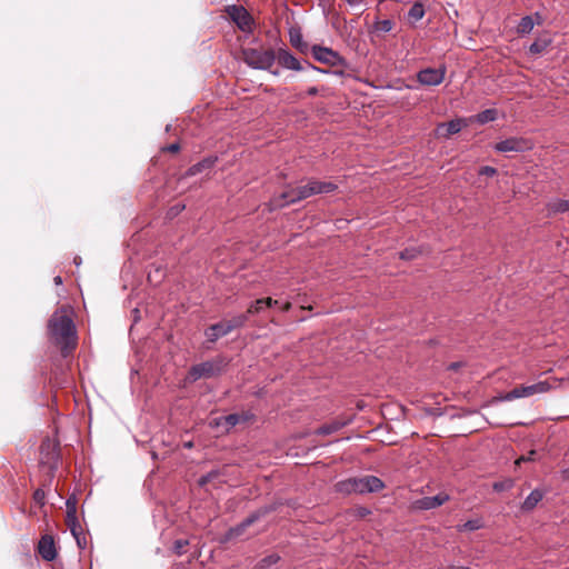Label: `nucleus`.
<instances>
[{
    "label": "nucleus",
    "instance_id": "nucleus-1",
    "mask_svg": "<svg viewBox=\"0 0 569 569\" xmlns=\"http://www.w3.org/2000/svg\"><path fill=\"white\" fill-rule=\"evenodd\" d=\"M48 333L50 338L61 347V352L64 357L77 346L74 322L62 309L54 311L49 319Z\"/></svg>",
    "mask_w": 569,
    "mask_h": 569
},
{
    "label": "nucleus",
    "instance_id": "nucleus-2",
    "mask_svg": "<svg viewBox=\"0 0 569 569\" xmlns=\"http://www.w3.org/2000/svg\"><path fill=\"white\" fill-rule=\"evenodd\" d=\"M279 506H280V502H273V503H270L268 506H263V507L257 509L256 511L250 513L246 519H243L240 523H238L234 527H231L226 532L224 539L227 541H229V540L240 537L246 531V529L248 527H250L251 525H253L256 521L263 518L268 513L276 511L279 508Z\"/></svg>",
    "mask_w": 569,
    "mask_h": 569
},
{
    "label": "nucleus",
    "instance_id": "nucleus-3",
    "mask_svg": "<svg viewBox=\"0 0 569 569\" xmlns=\"http://www.w3.org/2000/svg\"><path fill=\"white\" fill-rule=\"evenodd\" d=\"M243 61L257 70H269L276 60L273 50H260L254 48H247L242 50Z\"/></svg>",
    "mask_w": 569,
    "mask_h": 569
},
{
    "label": "nucleus",
    "instance_id": "nucleus-4",
    "mask_svg": "<svg viewBox=\"0 0 569 569\" xmlns=\"http://www.w3.org/2000/svg\"><path fill=\"white\" fill-rule=\"evenodd\" d=\"M337 188L332 182L310 180L307 184L295 188L296 196L289 202H299L315 194L331 193Z\"/></svg>",
    "mask_w": 569,
    "mask_h": 569
},
{
    "label": "nucleus",
    "instance_id": "nucleus-5",
    "mask_svg": "<svg viewBox=\"0 0 569 569\" xmlns=\"http://www.w3.org/2000/svg\"><path fill=\"white\" fill-rule=\"evenodd\" d=\"M551 385L548 381H538L533 385L529 386H518L503 396H501L502 401H512L515 399L527 398L537 393H545L549 391Z\"/></svg>",
    "mask_w": 569,
    "mask_h": 569
},
{
    "label": "nucleus",
    "instance_id": "nucleus-6",
    "mask_svg": "<svg viewBox=\"0 0 569 569\" xmlns=\"http://www.w3.org/2000/svg\"><path fill=\"white\" fill-rule=\"evenodd\" d=\"M311 53L320 63L328 64L330 67L347 66V60L331 48L315 44L311 47Z\"/></svg>",
    "mask_w": 569,
    "mask_h": 569
},
{
    "label": "nucleus",
    "instance_id": "nucleus-7",
    "mask_svg": "<svg viewBox=\"0 0 569 569\" xmlns=\"http://www.w3.org/2000/svg\"><path fill=\"white\" fill-rule=\"evenodd\" d=\"M533 148V142L530 139L522 137H511L505 140H501L496 143L495 150L501 153L508 152H526Z\"/></svg>",
    "mask_w": 569,
    "mask_h": 569
},
{
    "label": "nucleus",
    "instance_id": "nucleus-8",
    "mask_svg": "<svg viewBox=\"0 0 569 569\" xmlns=\"http://www.w3.org/2000/svg\"><path fill=\"white\" fill-rule=\"evenodd\" d=\"M220 373V367L214 361H203L192 366L187 376L189 382H196L201 378H211Z\"/></svg>",
    "mask_w": 569,
    "mask_h": 569
},
{
    "label": "nucleus",
    "instance_id": "nucleus-9",
    "mask_svg": "<svg viewBox=\"0 0 569 569\" xmlns=\"http://www.w3.org/2000/svg\"><path fill=\"white\" fill-rule=\"evenodd\" d=\"M226 12L241 31H251L252 18L249 14V12L244 9V7L236 4L228 6L226 8Z\"/></svg>",
    "mask_w": 569,
    "mask_h": 569
},
{
    "label": "nucleus",
    "instance_id": "nucleus-10",
    "mask_svg": "<svg viewBox=\"0 0 569 569\" xmlns=\"http://www.w3.org/2000/svg\"><path fill=\"white\" fill-rule=\"evenodd\" d=\"M446 76V68H426L417 73V80L422 86H439Z\"/></svg>",
    "mask_w": 569,
    "mask_h": 569
},
{
    "label": "nucleus",
    "instance_id": "nucleus-11",
    "mask_svg": "<svg viewBox=\"0 0 569 569\" xmlns=\"http://www.w3.org/2000/svg\"><path fill=\"white\" fill-rule=\"evenodd\" d=\"M357 483V493H370L378 492L383 489V481L376 476H365L361 478H356Z\"/></svg>",
    "mask_w": 569,
    "mask_h": 569
},
{
    "label": "nucleus",
    "instance_id": "nucleus-12",
    "mask_svg": "<svg viewBox=\"0 0 569 569\" xmlns=\"http://www.w3.org/2000/svg\"><path fill=\"white\" fill-rule=\"evenodd\" d=\"M278 62L288 70L301 71L306 69L305 61H299L289 50L280 49L276 56Z\"/></svg>",
    "mask_w": 569,
    "mask_h": 569
},
{
    "label": "nucleus",
    "instance_id": "nucleus-13",
    "mask_svg": "<svg viewBox=\"0 0 569 569\" xmlns=\"http://www.w3.org/2000/svg\"><path fill=\"white\" fill-rule=\"evenodd\" d=\"M448 500H449V495H447L445 492H439L432 497H423V498L418 499L415 502V506L419 510H430V509H435L437 507L442 506Z\"/></svg>",
    "mask_w": 569,
    "mask_h": 569
},
{
    "label": "nucleus",
    "instance_id": "nucleus-14",
    "mask_svg": "<svg viewBox=\"0 0 569 569\" xmlns=\"http://www.w3.org/2000/svg\"><path fill=\"white\" fill-rule=\"evenodd\" d=\"M38 552L46 561H52L57 557L54 540L51 536H43L38 543Z\"/></svg>",
    "mask_w": 569,
    "mask_h": 569
},
{
    "label": "nucleus",
    "instance_id": "nucleus-15",
    "mask_svg": "<svg viewBox=\"0 0 569 569\" xmlns=\"http://www.w3.org/2000/svg\"><path fill=\"white\" fill-rule=\"evenodd\" d=\"M67 516L66 522L70 531H73L78 528V518H77V498L74 495L70 496L66 501Z\"/></svg>",
    "mask_w": 569,
    "mask_h": 569
},
{
    "label": "nucleus",
    "instance_id": "nucleus-16",
    "mask_svg": "<svg viewBox=\"0 0 569 569\" xmlns=\"http://www.w3.org/2000/svg\"><path fill=\"white\" fill-rule=\"evenodd\" d=\"M227 335H229V332L227 331L223 321L213 323L204 330V336L211 343H214L218 339L226 337Z\"/></svg>",
    "mask_w": 569,
    "mask_h": 569
},
{
    "label": "nucleus",
    "instance_id": "nucleus-17",
    "mask_svg": "<svg viewBox=\"0 0 569 569\" xmlns=\"http://www.w3.org/2000/svg\"><path fill=\"white\" fill-rule=\"evenodd\" d=\"M545 493L540 489H533L521 503V509L526 512L531 511L542 500Z\"/></svg>",
    "mask_w": 569,
    "mask_h": 569
},
{
    "label": "nucleus",
    "instance_id": "nucleus-18",
    "mask_svg": "<svg viewBox=\"0 0 569 569\" xmlns=\"http://www.w3.org/2000/svg\"><path fill=\"white\" fill-rule=\"evenodd\" d=\"M295 196H296L295 189L283 191L280 194L274 196L270 200V204L272 207L271 209H278V208L287 207L289 204H293L295 202H289V200L295 198Z\"/></svg>",
    "mask_w": 569,
    "mask_h": 569
},
{
    "label": "nucleus",
    "instance_id": "nucleus-19",
    "mask_svg": "<svg viewBox=\"0 0 569 569\" xmlns=\"http://www.w3.org/2000/svg\"><path fill=\"white\" fill-rule=\"evenodd\" d=\"M290 43L293 48H296L301 53H306L309 49L308 43L303 40L302 33L300 29H291L289 31Z\"/></svg>",
    "mask_w": 569,
    "mask_h": 569
},
{
    "label": "nucleus",
    "instance_id": "nucleus-20",
    "mask_svg": "<svg viewBox=\"0 0 569 569\" xmlns=\"http://www.w3.org/2000/svg\"><path fill=\"white\" fill-rule=\"evenodd\" d=\"M216 161H217L216 157H207V158L202 159L201 161L197 162L196 164L191 166L187 170V176L193 177V176L202 172L206 169H210L214 166Z\"/></svg>",
    "mask_w": 569,
    "mask_h": 569
},
{
    "label": "nucleus",
    "instance_id": "nucleus-21",
    "mask_svg": "<svg viewBox=\"0 0 569 569\" xmlns=\"http://www.w3.org/2000/svg\"><path fill=\"white\" fill-rule=\"evenodd\" d=\"M347 425H348V421L335 420L329 423L322 425L321 427H319L318 429L315 430V433L318 436H329V435H332V433L339 431Z\"/></svg>",
    "mask_w": 569,
    "mask_h": 569
},
{
    "label": "nucleus",
    "instance_id": "nucleus-22",
    "mask_svg": "<svg viewBox=\"0 0 569 569\" xmlns=\"http://www.w3.org/2000/svg\"><path fill=\"white\" fill-rule=\"evenodd\" d=\"M550 213H565L569 211V199L555 198L547 203Z\"/></svg>",
    "mask_w": 569,
    "mask_h": 569
},
{
    "label": "nucleus",
    "instance_id": "nucleus-23",
    "mask_svg": "<svg viewBox=\"0 0 569 569\" xmlns=\"http://www.w3.org/2000/svg\"><path fill=\"white\" fill-rule=\"evenodd\" d=\"M247 321L248 315L240 313L231 317L228 320H223V323L226 325L227 331L230 333L236 329L242 328Z\"/></svg>",
    "mask_w": 569,
    "mask_h": 569
},
{
    "label": "nucleus",
    "instance_id": "nucleus-24",
    "mask_svg": "<svg viewBox=\"0 0 569 569\" xmlns=\"http://www.w3.org/2000/svg\"><path fill=\"white\" fill-rule=\"evenodd\" d=\"M271 302L269 300H266V298L257 299L256 301L249 305L246 315H248V318L250 316L260 315L268 309V305Z\"/></svg>",
    "mask_w": 569,
    "mask_h": 569
},
{
    "label": "nucleus",
    "instance_id": "nucleus-25",
    "mask_svg": "<svg viewBox=\"0 0 569 569\" xmlns=\"http://www.w3.org/2000/svg\"><path fill=\"white\" fill-rule=\"evenodd\" d=\"M425 13V6L421 2H415L407 13L408 21L415 24L423 18Z\"/></svg>",
    "mask_w": 569,
    "mask_h": 569
},
{
    "label": "nucleus",
    "instance_id": "nucleus-26",
    "mask_svg": "<svg viewBox=\"0 0 569 569\" xmlns=\"http://www.w3.org/2000/svg\"><path fill=\"white\" fill-rule=\"evenodd\" d=\"M356 478H349L346 480H341L336 485L337 491L350 495V493H357V483Z\"/></svg>",
    "mask_w": 569,
    "mask_h": 569
},
{
    "label": "nucleus",
    "instance_id": "nucleus-27",
    "mask_svg": "<svg viewBox=\"0 0 569 569\" xmlns=\"http://www.w3.org/2000/svg\"><path fill=\"white\" fill-rule=\"evenodd\" d=\"M535 23L536 22L531 16H525L520 19L517 26V32L519 34H529L532 31Z\"/></svg>",
    "mask_w": 569,
    "mask_h": 569
},
{
    "label": "nucleus",
    "instance_id": "nucleus-28",
    "mask_svg": "<svg viewBox=\"0 0 569 569\" xmlns=\"http://www.w3.org/2000/svg\"><path fill=\"white\" fill-rule=\"evenodd\" d=\"M483 527V521L481 518H477V519H471V520H468L466 521L465 523L462 525H458L457 526V530L459 532H463V531H476V530H479Z\"/></svg>",
    "mask_w": 569,
    "mask_h": 569
},
{
    "label": "nucleus",
    "instance_id": "nucleus-29",
    "mask_svg": "<svg viewBox=\"0 0 569 569\" xmlns=\"http://www.w3.org/2000/svg\"><path fill=\"white\" fill-rule=\"evenodd\" d=\"M440 129H445V136L449 137L452 134H456L461 131L462 129V121L460 119L451 120L447 123H442L440 126Z\"/></svg>",
    "mask_w": 569,
    "mask_h": 569
},
{
    "label": "nucleus",
    "instance_id": "nucleus-30",
    "mask_svg": "<svg viewBox=\"0 0 569 569\" xmlns=\"http://www.w3.org/2000/svg\"><path fill=\"white\" fill-rule=\"evenodd\" d=\"M497 114L496 109H486L476 116V121L480 124L492 122L497 119Z\"/></svg>",
    "mask_w": 569,
    "mask_h": 569
},
{
    "label": "nucleus",
    "instance_id": "nucleus-31",
    "mask_svg": "<svg viewBox=\"0 0 569 569\" xmlns=\"http://www.w3.org/2000/svg\"><path fill=\"white\" fill-rule=\"evenodd\" d=\"M280 560V557L276 553L266 556L257 563V569H269Z\"/></svg>",
    "mask_w": 569,
    "mask_h": 569
},
{
    "label": "nucleus",
    "instance_id": "nucleus-32",
    "mask_svg": "<svg viewBox=\"0 0 569 569\" xmlns=\"http://www.w3.org/2000/svg\"><path fill=\"white\" fill-rule=\"evenodd\" d=\"M241 418H242L241 415L231 413V415L222 417L220 419V421L218 422V425L224 423L227 426V429H230V428H233L234 426H237L239 422H241Z\"/></svg>",
    "mask_w": 569,
    "mask_h": 569
},
{
    "label": "nucleus",
    "instance_id": "nucleus-33",
    "mask_svg": "<svg viewBox=\"0 0 569 569\" xmlns=\"http://www.w3.org/2000/svg\"><path fill=\"white\" fill-rule=\"evenodd\" d=\"M220 476H221V471L219 469H213V470L209 471L208 473L202 475L198 479V485L200 487H204L206 485H208L209 482H211L214 479L219 478Z\"/></svg>",
    "mask_w": 569,
    "mask_h": 569
},
{
    "label": "nucleus",
    "instance_id": "nucleus-34",
    "mask_svg": "<svg viewBox=\"0 0 569 569\" xmlns=\"http://www.w3.org/2000/svg\"><path fill=\"white\" fill-rule=\"evenodd\" d=\"M305 64H306V69H310V70L319 72V73L333 74V76H338V77H342L345 74L343 70L322 69V68H319L317 66H313L309 61H305Z\"/></svg>",
    "mask_w": 569,
    "mask_h": 569
},
{
    "label": "nucleus",
    "instance_id": "nucleus-35",
    "mask_svg": "<svg viewBox=\"0 0 569 569\" xmlns=\"http://www.w3.org/2000/svg\"><path fill=\"white\" fill-rule=\"evenodd\" d=\"M549 40H536L530 44L529 52L531 54H540L549 46Z\"/></svg>",
    "mask_w": 569,
    "mask_h": 569
},
{
    "label": "nucleus",
    "instance_id": "nucleus-36",
    "mask_svg": "<svg viewBox=\"0 0 569 569\" xmlns=\"http://www.w3.org/2000/svg\"><path fill=\"white\" fill-rule=\"evenodd\" d=\"M70 532L73 536V538L76 539L78 547L82 550L86 549L87 539L82 532L80 523H78V528L74 530V532L73 531H70Z\"/></svg>",
    "mask_w": 569,
    "mask_h": 569
},
{
    "label": "nucleus",
    "instance_id": "nucleus-37",
    "mask_svg": "<svg viewBox=\"0 0 569 569\" xmlns=\"http://www.w3.org/2000/svg\"><path fill=\"white\" fill-rule=\"evenodd\" d=\"M421 251L416 247L406 248L400 252V258L403 260H412L418 257Z\"/></svg>",
    "mask_w": 569,
    "mask_h": 569
},
{
    "label": "nucleus",
    "instance_id": "nucleus-38",
    "mask_svg": "<svg viewBox=\"0 0 569 569\" xmlns=\"http://www.w3.org/2000/svg\"><path fill=\"white\" fill-rule=\"evenodd\" d=\"M189 545V541L186 539H178L173 542V551L178 556H181L184 553V548Z\"/></svg>",
    "mask_w": 569,
    "mask_h": 569
},
{
    "label": "nucleus",
    "instance_id": "nucleus-39",
    "mask_svg": "<svg viewBox=\"0 0 569 569\" xmlns=\"http://www.w3.org/2000/svg\"><path fill=\"white\" fill-rule=\"evenodd\" d=\"M512 486H513V481L510 480V479H507V480H503V481L495 482L492 487H493L495 491L500 492V491H505V490L510 489Z\"/></svg>",
    "mask_w": 569,
    "mask_h": 569
},
{
    "label": "nucleus",
    "instance_id": "nucleus-40",
    "mask_svg": "<svg viewBox=\"0 0 569 569\" xmlns=\"http://www.w3.org/2000/svg\"><path fill=\"white\" fill-rule=\"evenodd\" d=\"M393 28V22L389 19L381 20L377 23V29L381 32H389Z\"/></svg>",
    "mask_w": 569,
    "mask_h": 569
},
{
    "label": "nucleus",
    "instance_id": "nucleus-41",
    "mask_svg": "<svg viewBox=\"0 0 569 569\" xmlns=\"http://www.w3.org/2000/svg\"><path fill=\"white\" fill-rule=\"evenodd\" d=\"M33 499L34 501L40 505V506H43L44 502H46V492L43 489L39 488L34 491L33 493Z\"/></svg>",
    "mask_w": 569,
    "mask_h": 569
},
{
    "label": "nucleus",
    "instance_id": "nucleus-42",
    "mask_svg": "<svg viewBox=\"0 0 569 569\" xmlns=\"http://www.w3.org/2000/svg\"><path fill=\"white\" fill-rule=\"evenodd\" d=\"M480 176L493 177L497 174V169L491 166H483L478 172Z\"/></svg>",
    "mask_w": 569,
    "mask_h": 569
},
{
    "label": "nucleus",
    "instance_id": "nucleus-43",
    "mask_svg": "<svg viewBox=\"0 0 569 569\" xmlns=\"http://www.w3.org/2000/svg\"><path fill=\"white\" fill-rule=\"evenodd\" d=\"M184 209V204H176L173 207H171L168 211V214L170 217H173V216H177L179 212H181L182 210Z\"/></svg>",
    "mask_w": 569,
    "mask_h": 569
},
{
    "label": "nucleus",
    "instance_id": "nucleus-44",
    "mask_svg": "<svg viewBox=\"0 0 569 569\" xmlns=\"http://www.w3.org/2000/svg\"><path fill=\"white\" fill-rule=\"evenodd\" d=\"M266 300H269L271 302L270 305H268V309L269 308H280V300L272 299L270 297L266 298Z\"/></svg>",
    "mask_w": 569,
    "mask_h": 569
},
{
    "label": "nucleus",
    "instance_id": "nucleus-45",
    "mask_svg": "<svg viewBox=\"0 0 569 569\" xmlns=\"http://www.w3.org/2000/svg\"><path fill=\"white\" fill-rule=\"evenodd\" d=\"M350 7H360L363 3V0H345Z\"/></svg>",
    "mask_w": 569,
    "mask_h": 569
},
{
    "label": "nucleus",
    "instance_id": "nucleus-46",
    "mask_svg": "<svg viewBox=\"0 0 569 569\" xmlns=\"http://www.w3.org/2000/svg\"><path fill=\"white\" fill-rule=\"evenodd\" d=\"M179 149H180V146H179V143H177V142L171 143V144H169V146L166 148V150H168L169 152H177V151H179Z\"/></svg>",
    "mask_w": 569,
    "mask_h": 569
},
{
    "label": "nucleus",
    "instance_id": "nucleus-47",
    "mask_svg": "<svg viewBox=\"0 0 569 569\" xmlns=\"http://www.w3.org/2000/svg\"><path fill=\"white\" fill-rule=\"evenodd\" d=\"M290 308H291V303L289 301H284V302L280 301V308L279 309H281L283 312L289 311Z\"/></svg>",
    "mask_w": 569,
    "mask_h": 569
},
{
    "label": "nucleus",
    "instance_id": "nucleus-48",
    "mask_svg": "<svg viewBox=\"0 0 569 569\" xmlns=\"http://www.w3.org/2000/svg\"><path fill=\"white\" fill-rule=\"evenodd\" d=\"M561 477L563 480L569 481V467L561 470Z\"/></svg>",
    "mask_w": 569,
    "mask_h": 569
},
{
    "label": "nucleus",
    "instance_id": "nucleus-49",
    "mask_svg": "<svg viewBox=\"0 0 569 569\" xmlns=\"http://www.w3.org/2000/svg\"><path fill=\"white\" fill-rule=\"evenodd\" d=\"M318 92H319V91H318V88H317V87H310V88L308 89V91H307L308 96H311V97L317 96V94H318Z\"/></svg>",
    "mask_w": 569,
    "mask_h": 569
},
{
    "label": "nucleus",
    "instance_id": "nucleus-50",
    "mask_svg": "<svg viewBox=\"0 0 569 569\" xmlns=\"http://www.w3.org/2000/svg\"><path fill=\"white\" fill-rule=\"evenodd\" d=\"M241 422H246L252 418L251 413L241 415Z\"/></svg>",
    "mask_w": 569,
    "mask_h": 569
},
{
    "label": "nucleus",
    "instance_id": "nucleus-51",
    "mask_svg": "<svg viewBox=\"0 0 569 569\" xmlns=\"http://www.w3.org/2000/svg\"><path fill=\"white\" fill-rule=\"evenodd\" d=\"M368 513H370V511L367 508H360L359 509V515L361 517L367 516Z\"/></svg>",
    "mask_w": 569,
    "mask_h": 569
},
{
    "label": "nucleus",
    "instance_id": "nucleus-52",
    "mask_svg": "<svg viewBox=\"0 0 569 569\" xmlns=\"http://www.w3.org/2000/svg\"><path fill=\"white\" fill-rule=\"evenodd\" d=\"M53 281H54V283H56L57 286H59V284H61V283H62V278H61L60 276H57V277H54Z\"/></svg>",
    "mask_w": 569,
    "mask_h": 569
},
{
    "label": "nucleus",
    "instance_id": "nucleus-53",
    "mask_svg": "<svg viewBox=\"0 0 569 569\" xmlns=\"http://www.w3.org/2000/svg\"><path fill=\"white\" fill-rule=\"evenodd\" d=\"M448 569H470V568L467 566H451Z\"/></svg>",
    "mask_w": 569,
    "mask_h": 569
},
{
    "label": "nucleus",
    "instance_id": "nucleus-54",
    "mask_svg": "<svg viewBox=\"0 0 569 569\" xmlns=\"http://www.w3.org/2000/svg\"><path fill=\"white\" fill-rule=\"evenodd\" d=\"M73 262H74V264H76L77 267H79V266H80V263H81V258H80V257H78V256H77V257H74Z\"/></svg>",
    "mask_w": 569,
    "mask_h": 569
},
{
    "label": "nucleus",
    "instance_id": "nucleus-55",
    "mask_svg": "<svg viewBox=\"0 0 569 569\" xmlns=\"http://www.w3.org/2000/svg\"><path fill=\"white\" fill-rule=\"evenodd\" d=\"M535 16L537 18V23L539 24L541 22V17H540L539 12H536Z\"/></svg>",
    "mask_w": 569,
    "mask_h": 569
},
{
    "label": "nucleus",
    "instance_id": "nucleus-56",
    "mask_svg": "<svg viewBox=\"0 0 569 569\" xmlns=\"http://www.w3.org/2000/svg\"><path fill=\"white\" fill-rule=\"evenodd\" d=\"M184 447H187V448H191V447H192V442H187V443H184Z\"/></svg>",
    "mask_w": 569,
    "mask_h": 569
},
{
    "label": "nucleus",
    "instance_id": "nucleus-57",
    "mask_svg": "<svg viewBox=\"0 0 569 569\" xmlns=\"http://www.w3.org/2000/svg\"><path fill=\"white\" fill-rule=\"evenodd\" d=\"M457 366H458L457 363H451L450 368L457 369Z\"/></svg>",
    "mask_w": 569,
    "mask_h": 569
},
{
    "label": "nucleus",
    "instance_id": "nucleus-58",
    "mask_svg": "<svg viewBox=\"0 0 569 569\" xmlns=\"http://www.w3.org/2000/svg\"><path fill=\"white\" fill-rule=\"evenodd\" d=\"M271 72H272V74H274V76H279V71H278V70L271 71Z\"/></svg>",
    "mask_w": 569,
    "mask_h": 569
},
{
    "label": "nucleus",
    "instance_id": "nucleus-59",
    "mask_svg": "<svg viewBox=\"0 0 569 569\" xmlns=\"http://www.w3.org/2000/svg\"><path fill=\"white\" fill-rule=\"evenodd\" d=\"M156 273H160L159 276L162 277L163 273L160 272V269H156Z\"/></svg>",
    "mask_w": 569,
    "mask_h": 569
},
{
    "label": "nucleus",
    "instance_id": "nucleus-60",
    "mask_svg": "<svg viewBox=\"0 0 569 569\" xmlns=\"http://www.w3.org/2000/svg\"><path fill=\"white\" fill-rule=\"evenodd\" d=\"M148 279H149L150 281H152L151 272L148 274Z\"/></svg>",
    "mask_w": 569,
    "mask_h": 569
},
{
    "label": "nucleus",
    "instance_id": "nucleus-61",
    "mask_svg": "<svg viewBox=\"0 0 569 569\" xmlns=\"http://www.w3.org/2000/svg\"><path fill=\"white\" fill-rule=\"evenodd\" d=\"M170 127H171L170 124H167V127H166V131H169V130H170Z\"/></svg>",
    "mask_w": 569,
    "mask_h": 569
}]
</instances>
